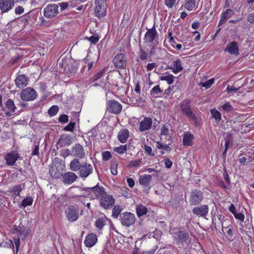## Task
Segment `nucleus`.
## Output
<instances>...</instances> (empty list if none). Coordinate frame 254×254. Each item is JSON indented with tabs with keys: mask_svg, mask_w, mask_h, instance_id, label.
I'll list each match as a JSON object with an SVG mask.
<instances>
[{
	"mask_svg": "<svg viewBox=\"0 0 254 254\" xmlns=\"http://www.w3.org/2000/svg\"><path fill=\"white\" fill-rule=\"evenodd\" d=\"M69 169L71 171H78L79 177L85 179L89 176L93 172V168L92 165L86 162L81 163L79 160L74 158L69 164Z\"/></svg>",
	"mask_w": 254,
	"mask_h": 254,
	"instance_id": "f257e3e1",
	"label": "nucleus"
},
{
	"mask_svg": "<svg viewBox=\"0 0 254 254\" xmlns=\"http://www.w3.org/2000/svg\"><path fill=\"white\" fill-rule=\"evenodd\" d=\"M169 233L172 236L176 245L188 244V241L190 239L188 231L181 230L179 228H174L170 229Z\"/></svg>",
	"mask_w": 254,
	"mask_h": 254,
	"instance_id": "f03ea898",
	"label": "nucleus"
},
{
	"mask_svg": "<svg viewBox=\"0 0 254 254\" xmlns=\"http://www.w3.org/2000/svg\"><path fill=\"white\" fill-rule=\"evenodd\" d=\"M180 110L182 114L194 122H196L197 118L192 111L190 101L189 99H185L182 101L180 104Z\"/></svg>",
	"mask_w": 254,
	"mask_h": 254,
	"instance_id": "7ed1b4c3",
	"label": "nucleus"
},
{
	"mask_svg": "<svg viewBox=\"0 0 254 254\" xmlns=\"http://www.w3.org/2000/svg\"><path fill=\"white\" fill-rule=\"evenodd\" d=\"M66 217L67 220L73 222L77 220L79 217V210L76 204L69 205L65 211Z\"/></svg>",
	"mask_w": 254,
	"mask_h": 254,
	"instance_id": "20e7f679",
	"label": "nucleus"
},
{
	"mask_svg": "<svg viewBox=\"0 0 254 254\" xmlns=\"http://www.w3.org/2000/svg\"><path fill=\"white\" fill-rule=\"evenodd\" d=\"M120 220L123 226L128 227L134 223L135 216L131 212L121 213L120 215Z\"/></svg>",
	"mask_w": 254,
	"mask_h": 254,
	"instance_id": "39448f33",
	"label": "nucleus"
},
{
	"mask_svg": "<svg viewBox=\"0 0 254 254\" xmlns=\"http://www.w3.org/2000/svg\"><path fill=\"white\" fill-rule=\"evenodd\" d=\"M95 13L98 17H103L106 13V0H95Z\"/></svg>",
	"mask_w": 254,
	"mask_h": 254,
	"instance_id": "423d86ee",
	"label": "nucleus"
},
{
	"mask_svg": "<svg viewBox=\"0 0 254 254\" xmlns=\"http://www.w3.org/2000/svg\"><path fill=\"white\" fill-rule=\"evenodd\" d=\"M59 13V6L56 4H50L44 9V15L48 18H52Z\"/></svg>",
	"mask_w": 254,
	"mask_h": 254,
	"instance_id": "0eeeda50",
	"label": "nucleus"
},
{
	"mask_svg": "<svg viewBox=\"0 0 254 254\" xmlns=\"http://www.w3.org/2000/svg\"><path fill=\"white\" fill-rule=\"evenodd\" d=\"M115 203V199L111 194H104L100 199V205L105 209L111 208Z\"/></svg>",
	"mask_w": 254,
	"mask_h": 254,
	"instance_id": "6e6552de",
	"label": "nucleus"
},
{
	"mask_svg": "<svg viewBox=\"0 0 254 254\" xmlns=\"http://www.w3.org/2000/svg\"><path fill=\"white\" fill-rule=\"evenodd\" d=\"M122 110V105L117 101L109 100L107 103V111L111 114H119Z\"/></svg>",
	"mask_w": 254,
	"mask_h": 254,
	"instance_id": "1a4fd4ad",
	"label": "nucleus"
},
{
	"mask_svg": "<svg viewBox=\"0 0 254 254\" xmlns=\"http://www.w3.org/2000/svg\"><path fill=\"white\" fill-rule=\"evenodd\" d=\"M20 97L23 101H32L37 97V94L35 90L30 87L23 89L20 94Z\"/></svg>",
	"mask_w": 254,
	"mask_h": 254,
	"instance_id": "9d476101",
	"label": "nucleus"
},
{
	"mask_svg": "<svg viewBox=\"0 0 254 254\" xmlns=\"http://www.w3.org/2000/svg\"><path fill=\"white\" fill-rule=\"evenodd\" d=\"M203 198V193L199 190H194L190 193V201L193 205L199 204Z\"/></svg>",
	"mask_w": 254,
	"mask_h": 254,
	"instance_id": "9b49d317",
	"label": "nucleus"
},
{
	"mask_svg": "<svg viewBox=\"0 0 254 254\" xmlns=\"http://www.w3.org/2000/svg\"><path fill=\"white\" fill-rule=\"evenodd\" d=\"M70 155L78 159H83L85 156L83 147L79 143L75 144L72 147Z\"/></svg>",
	"mask_w": 254,
	"mask_h": 254,
	"instance_id": "f8f14e48",
	"label": "nucleus"
},
{
	"mask_svg": "<svg viewBox=\"0 0 254 254\" xmlns=\"http://www.w3.org/2000/svg\"><path fill=\"white\" fill-rule=\"evenodd\" d=\"M72 138L69 134H62L57 143V149L63 147L69 146L72 143Z\"/></svg>",
	"mask_w": 254,
	"mask_h": 254,
	"instance_id": "ddd939ff",
	"label": "nucleus"
},
{
	"mask_svg": "<svg viewBox=\"0 0 254 254\" xmlns=\"http://www.w3.org/2000/svg\"><path fill=\"white\" fill-rule=\"evenodd\" d=\"M116 67L119 68H125L127 65V59L123 54H120L115 56L113 60Z\"/></svg>",
	"mask_w": 254,
	"mask_h": 254,
	"instance_id": "4468645a",
	"label": "nucleus"
},
{
	"mask_svg": "<svg viewBox=\"0 0 254 254\" xmlns=\"http://www.w3.org/2000/svg\"><path fill=\"white\" fill-rule=\"evenodd\" d=\"M63 182L64 184L69 185L74 183L78 177L76 174L72 172H67L62 175Z\"/></svg>",
	"mask_w": 254,
	"mask_h": 254,
	"instance_id": "2eb2a0df",
	"label": "nucleus"
},
{
	"mask_svg": "<svg viewBox=\"0 0 254 254\" xmlns=\"http://www.w3.org/2000/svg\"><path fill=\"white\" fill-rule=\"evenodd\" d=\"M19 158V153L16 151H11L6 154L5 159L6 164L9 166H13L15 162Z\"/></svg>",
	"mask_w": 254,
	"mask_h": 254,
	"instance_id": "dca6fc26",
	"label": "nucleus"
},
{
	"mask_svg": "<svg viewBox=\"0 0 254 254\" xmlns=\"http://www.w3.org/2000/svg\"><path fill=\"white\" fill-rule=\"evenodd\" d=\"M14 5V0H0V10L2 13L7 12Z\"/></svg>",
	"mask_w": 254,
	"mask_h": 254,
	"instance_id": "f3484780",
	"label": "nucleus"
},
{
	"mask_svg": "<svg viewBox=\"0 0 254 254\" xmlns=\"http://www.w3.org/2000/svg\"><path fill=\"white\" fill-rule=\"evenodd\" d=\"M192 213L199 217H205L208 213V206L201 205L195 207L192 209Z\"/></svg>",
	"mask_w": 254,
	"mask_h": 254,
	"instance_id": "a211bd4d",
	"label": "nucleus"
},
{
	"mask_svg": "<svg viewBox=\"0 0 254 254\" xmlns=\"http://www.w3.org/2000/svg\"><path fill=\"white\" fill-rule=\"evenodd\" d=\"M157 33L154 26L152 28L148 29L145 34L144 40L147 43H152L157 37Z\"/></svg>",
	"mask_w": 254,
	"mask_h": 254,
	"instance_id": "6ab92c4d",
	"label": "nucleus"
},
{
	"mask_svg": "<svg viewBox=\"0 0 254 254\" xmlns=\"http://www.w3.org/2000/svg\"><path fill=\"white\" fill-rule=\"evenodd\" d=\"M87 189H89L94 194L96 199H100L104 194L106 193L105 189L103 187H99L98 184L93 187L88 188Z\"/></svg>",
	"mask_w": 254,
	"mask_h": 254,
	"instance_id": "aec40b11",
	"label": "nucleus"
},
{
	"mask_svg": "<svg viewBox=\"0 0 254 254\" xmlns=\"http://www.w3.org/2000/svg\"><path fill=\"white\" fill-rule=\"evenodd\" d=\"M29 79L24 74H20L17 76L15 80V84L18 88H23L27 86Z\"/></svg>",
	"mask_w": 254,
	"mask_h": 254,
	"instance_id": "412c9836",
	"label": "nucleus"
},
{
	"mask_svg": "<svg viewBox=\"0 0 254 254\" xmlns=\"http://www.w3.org/2000/svg\"><path fill=\"white\" fill-rule=\"evenodd\" d=\"M152 120L150 117H145L140 123L139 130L143 131L150 129L152 126Z\"/></svg>",
	"mask_w": 254,
	"mask_h": 254,
	"instance_id": "4be33fe9",
	"label": "nucleus"
},
{
	"mask_svg": "<svg viewBox=\"0 0 254 254\" xmlns=\"http://www.w3.org/2000/svg\"><path fill=\"white\" fill-rule=\"evenodd\" d=\"M231 55L239 54V48L237 43L236 41H233L227 45L226 50Z\"/></svg>",
	"mask_w": 254,
	"mask_h": 254,
	"instance_id": "5701e85b",
	"label": "nucleus"
},
{
	"mask_svg": "<svg viewBox=\"0 0 254 254\" xmlns=\"http://www.w3.org/2000/svg\"><path fill=\"white\" fill-rule=\"evenodd\" d=\"M97 241V238L95 234H90L87 236L84 241V244L87 247H92Z\"/></svg>",
	"mask_w": 254,
	"mask_h": 254,
	"instance_id": "b1692460",
	"label": "nucleus"
},
{
	"mask_svg": "<svg viewBox=\"0 0 254 254\" xmlns=\"http://www.w3.org/2000/svg\"><path fill=\"white\" fill-rule=\"evenodd\" d=\"M152 179V175H144L141 176L139 180V184L144 186L145 188L149 189L150 182Z\"/></svg>",
	"mask_w": 254,
	"mask_h": 254,
	"instance_id": "393cba45",
	"label": "nucleus"
},
{
	"mask_svg": "<svg viewBox=\"0 0 254 254\" xmlns=\"http://www.w3.org/2000/svg\"><path fill=\"white\" fill-rule=\"evenodd\" d=\"M234 14V12L231 9H227L222 13L219 20L218 26H220L225 23L226 21Z\"/></svg>",
	"mask_w": 254,
	"mask_h": 254,
	"instance_id": "a878e982",
	"label": "nucleus"
},
{
	"mask_svg": "<svg viewBox=\"0 0 254 254\" xmlns=\"http://www.w3.org/2000/svg\"><path fill=\"white\" fill-rule=\"evenodd\" d=\"M194 136L189 131L185 133L183 138V143L185 146H191L192 144V140Z\"/></svg>",
	"mask_w": 254,
	"mask_h": 254,
	"instance_id": "bb28decb",
	"label": "nucleus"
},
{
	"mask_svg": "<svg viewBox=\"0 0 254 254\" xmlns=\"http://www.w3.org/2000/svg\"><path fill=\"white\" fill-rule=\"evenodd\" d=\"M129 136V131L126 128H123L118 133V139L120 142L125 143Z\"/></svg>",
	"mask_w": 254,
	"mask_h": 254,
	"instance_id": "cd10ccee",
	"label": "nucleus"
},
{
	"mask_svg": "<svg viewBox=\"0 0 254 254\" xmlns=\"http://www.w3.org/2000/svg\"><path fill=\"white\" fill-rule=\"evenodd\" d=\"M173 72L174 73H177L182 71L183 70V67L182 64V62L180 59H178L174 61L173 64Z\"/></svg>",
	"mask_w": 254,
	"mask_h": 254,
	"instance_id": "c85d7f7f",
	"label": "nucleus"
},
{
	"mask_svg": "<svg viewBox=\"0 0 254 254\" xmlns=\"http://www.w3.org/2000/svg\"><path fill=\"white\" fill-rule=\"evenodd\" d=\"M135 209L137 215L138 217H140L146 214L147 212V207L141 203L137 205Z\"/></svg>",
	"mask_w": 254,
	"mask_h": 254,
	"instance_id": "c756f323",
	"label": "nucleus"
},
{
	"mask_svg": "<svg viewBox=\"0 0 254 254\" xmlns=\"http://www.w3.org/2000/svg\"><path fill=\"white\" fill-rule=\"evenodd\" d=\"M196 0H186L184 7L188 10H192L195 7Z\"/></svg>",
	"mask_w": 254,
	"mask_h": 254,
	"instance_id": "7c9ffc66",
	"label": "nucleus"
},
{
	"mask_svg": "<svg viewBox=\"0 0 254 254\" xmlns=\"http://www.w3.org/2000/svg\"><path fill=\"white\" fill-rule=\"evenodd\" d=\"M106 219L107 218L106 216L98 218L95 222L96 227L100 230L102 229L105 225Z\"/></svg>",
	"mask_w": 254,
	"mask_h": 254,
	"instance_id": "2f4dec72",
	"label": "nucleus"
},
{
	"mask_svg": "<svg viewBox=\"0 0 254 254\" xmlns=\"http://www.w3.org/2000/svg\"><path fill=\"white\" fill-rule=\"evenodd\" d=\"M122 210V208L119 205H115L112 210V216L114 218H117L118 216L120 217V215Z\"/></svg>",
	"mask_w": 254,
	"mask_h": 254,
	"instance_id": "473e14b6",
	"label": "nucleus"
},
{
	"mask_svg": "<svg viewBox=\"0 0 254 254\" xmlns=\"http://www.w3.org/2000/svg\"><path fill=\"white\" fill-rule=\"evenodd\" d=\"M49 172L52 177L55 178H59L62 176L63 174L60 172L58 171L57 168L53 167L49 169Z\"/></svg>",
	"mask_w": 254,
	"mask_h": 254,
	"instance_id": "72a5a7b5",
	"label": "nucleus"
},
{
	"mask_svg": "<svg viewBox=\"0 0 254 254\" xmlns=\"http://www.w3.org/2000/svg\"><path fill=\"white\" fill-rule=\"evenodd\" d=\"M163 90L160 89V87L159 85H157L154 86L150 91V94L153 97H156L157 96L161 93H162Z\"/></svg>",
	"mask_w": 254,
	"mask_h": 254,
	"instance_id": "f704fd0d",
	"label": "nucleus"
},
{
	"mask_svg": "<svg viewBox=\"0 0 254 254\" xmlns=\"http://www.w3.org/2000/svg\"><path fill=\"white\" fill-rule=\"evenodd\" d=\"M211 114L213 118L215 119L216 122H219L221 119L220 113L215 109L211 110Z\"/></svg>",
	"mask_w": 254,
	"mask_h": 254,
	"instance_id": "c9c22d12",
	"label": "nucleus"
},
{
	"mask_svg": "<svg viewBox=\"0 0 254 254\" xmlns=\"http://www.w3.org/2000/svg\"><path fill=\"white\" fill-rule=\"evenodd\" d=\"M5 106L8 110L11 112H14L16 109V107L14 102L10 99H8L5 103Z\"/></svg>",
	"mask_w": 254,
	"mask_h": 254,
	"instance_id": "e433bc0d",
	"label": "nucleus"
},
{
	"mask_svg": "<svg viewBox=\"0 0 254 254\" xmlns=\"http://www.w3.org/2000/svg\"><path fill=\"white\" fill-rule=\"evenodd\" d=\"M174 76L172 74H169L160 77L161 80L166 81L169 84H172L174 82Z\"/></svg>",
	"mask_w": 254,
	"mask_h": 254,
	"instance_id": "4c0bfd02",
	"label": "nucleus"
},
{
	"mask_svg": "<svg viewBox=\"0 0 254 254\" xmlns=\"http://www.w3.org/2000/svg\"><path fill=\"white\" fill-rule=\"evenodd\" d=\"M231 138V135L230 134L227 136V137L225 139V149L223 153V157L225 158L226 156V152L228 149V147L230 144V139Z\"/></svg>",
	"mask_w": 254,
	"mask_h": 254,
	"instance_id": "58836bf2",
	"label": "nucleus"
},
{
	"mask_svg": "<svg viewBox=\"0 0 254 254\" xmlns=\"http://www.w3.org/2000/svg\"><path fill=\"white\" fill-rule=\"evenodd\" d=\"M33 202V198L31 197H27L24 198L21 203V205L24 207L31 205Z\"/></svg>",
	"mask_w": 254,
	"mask_h": 254,
	"instance_id": "ea45409f",
	"label": "nucleus"
},
{
	"mask_svg": "<svg viewBox=\"0 0 254 254\" xmlns=\"http://www.w3.org/2000/svg\"><path fill=\"white\" fill-rule=\"evenodd\" d=\"M59 109V108L58 106H53L49 109L48 114L51 117L54 116L57 114Z\"/></svg>",
	"mask_w": 254,
	"mask_h": 254,
	"instance_id": "a19ab883",
	"label": "nucleus"
},
{
	"mask_svg": "<svg viewBox=\"0 0 254 254\" xmlns=\"http://www.w3.org/2000/svg\"><path fill=\"white\" fill-rule=\"evenodd\" d=\"M22 185H18L15 187H14L12 190L11 192L13 193V194L15 196L19 195V193L22 190Z\"/></svg>",
	"mask_w": 254,
	"mask_h": 254,
	"instance_id": "79ce46f5",
	"label": "nucleus"
},
{
	"mask_svg": "<svg viewBox=\"0 0 254 254\" xmlns=\"http://www.w3.org/2000/svg\"><path fill=\"white\" fill-rule=\"evenodd\" d=\"M142 164L141 159H138L135 160H131L130 161L128 167H137Z\"/></svg>",
	"mask_w": 254,
	"mask_h": 254,
	"instance_id": "37998d69",
	"label": "nucleus"
},
{
	"mask_svg": "<svg viewBox=\"0 0 254 254\" xmlns=\"http://www.w3.org/2000/svg\"><path fill=\"white\" fill-rule=\"evenodd\" d=\"M127 145H120L118 147H116L114 149V151L119 154H123L127 150Z\"/></svg>",
	"mask_w": 254,
	"mask_h": 254,
	"instance_id": "c03bdc74",
	"label": "nucleus"
},
{
	"mask_svg": "<svg viewBox=\"0 0 254 254\" xmlns=\"http://www.w3.org/2000/svg\"><path fill=\"white\" fill-rule=\"evenodd\" d=\"M75 126V123L74 122H70L67 126H65L63 130L64 131H68L72 132Z\"/></svg>",
	"mask_w": 254,
	"mask_h": 254,
	"instance_id": "a18cd8bd",
	"label": "nucleus"
},
{
	"mask_svg": "<svg viewBox=\"0 0 254 254\" xmlns=\"http://www.w3.org/2000/svg\"><path fill=\"white\" fill-rule=\"evenodd\" d=\"M214 78H211L210 79L206 81L205 82L201 83L200 85L202 87H204L205 88H209L214 83Z\"/></svg>",
	"mask_w": 254,
	"mask_h": 254,
	"instance_id": "49530a36",
	"label": "nucleus"
},
{
	"mask_svg": "<svg viewBox=\"0 0 254 254\" xmlns=\"http://www.w3.org/2000/svg\"><path fill=\"white\" fill-rule=\"evenodd\" d=\"M169 133V129L167 127V126H163L161 128V138L163 137V136H165V138L166 139L167 137V136L168 135Z\"/></svg>",
	"mask_w": 254,
	"mask_h": 254,
	"instance_id": "de8ad7c7",
	"label": "nucleus"
},
{
	"mask_svg": "<svg viewBox=\"0 0 254 254\" xmlns=\"http://www.w3.org/2000/svg\"><path fill=\"white\" fill-rule=\"evenodd\" d=\"M104 74V70L102 69L100 71H99L97 73L95 74L94 76L93 77L92 80L93 81H95L97 80L98 79L101 78Z\"/></svg>",
	"mask_w": 254,
	"mask_h": 254,
	"instance_id": "09e8293b",
	"label": "nucleus"
},
{
	"mask_svg": "<svg viewBox=\"0 0 254 254\" xmlns=\"http://www.w3.org/2000/svg\"><path fill=\"white\" fill-rule=\"evenodd\" d=\"M148 54L144 52L141 48L139 49V58L141 60L144 61L147 59Z\"/></svg>",
	"mask_w": 254,
	"mask_h": 254,
	"instance_id": "8fccbe9b",
	"label": "nucleus"
},
{
	"mask_svg": "<svg viewBox=\"0 0 254 254\" xmlns=\"http://www.w3.org/2000/svg\"><path fill=\"white\" fill-rule=\"evenodd\" d=\"M222 108L224 111H226L227 112L232 111L233 109V107L229 102L224 104L222 106Z\"/></svg>",
	"mask_w": 254,
	"mask_h": 254,
	"instance_id": "3c124183",
	"label": "nucleus"
},
{
	"mask_svg": "<svg viewBox=\"0 0 254 254\" xmlns=\"http://www.w3.org/2000/svg\"><path fill=\"white\" fill-rule=\"evenodd\" d=\"M117 166L118 164L116 163V162L112 163L111 165V172L113 175H116L118 174L117 169Z\"/></svg>",
	"mask_w": 254,
	"mask_h": 254,
	"instance_id": "603ef678",
	"label": "nucleus"
},
{
	"mask_svg": "<svg viewBox=\"0 0 254 254\" xmlns=\"http://www.w3.org/2000/svg\"><path fill=\"white\" fill-rule=\"evenodd\" d=\"M87 39L92 44H95L98 42L99 38L98 35H94L90 37L87 38Z\"/></svg>",
	"mask_w": 254,
	"mask_h": 254,
	"instance_id": "864d4df0",
	"label": "nucleus"
},
{
	"mask_svg": "<svg viewBox=\"0 0 254 254\" xmlns=\"http://www.w3.org/2000/svg\"><path fill=\"white\" fill-rule=\"evenodd\" d=\"M176 0H164L165 5L168 8H172L175 4Z\"/></svg>",
	"mask_w": 254,
	"mask_h": 254,
	"instance_id": "5fc2aeb1",
	"label": "nucleus"
},
{
	"mask_svg": "<svg viewBox=\"0 0 254 254\" xmlns=\"http://www.w3.org/2000/svg\"><path fill=\"white\" fill-rule=\"evenodd\" d=\"M112 157L111 154L109 151H105L102 153V158L104 161L109 160Z\"/></svg>",
	"mask_w": 254,
	"mask_h": 254,
	"instance_id": "6e6d98bb",
	"label": "nucleus"
},
{
	"mask_svg": "<svg viewBox=\"0 0 254 254\" xmlns=\"http://www.w3.org/2000/svg\"><path fill=\"white\" fill-rule=\"evenodd\" d=\"M59 120L62 123H66L68 122V117L67 115L64 114L60 116Z\"/></svg>",
	"mask_w": 254,
	"mask_h": 254,
	"instance_id": "4d7b16f0",
	"label": "nucleus"
},
{
	"mask_svg": "<svg viewBox=\"0 0 254 254\" xmlns=\"http://www.w3.org/2000/svg\"><path fill=\"white\" fill-rule=\"evenodd\" d=\"M235 217L237 219H239L242 222H244L245 219V215L242 213H237V212L234 214Z\"/></svg>",
	"mask_w": 254,
	"mask_h": 254,
	"instance_id": "13d9d810",
	"label": "nucleus"
},
{
	"mask_svg": "<svg viewBox=\"0 0 254 254\" xmlns=\"http://www.w3.org/2000/svg\"><path fill=\"white\" fill-rule=\"evenodd\" d=\"M164 163L167 168H170L172 166V162L169 158L164 159Z\"/></svg>",
	"mask_w": 254,
	"mask_h": 254,
	"instance_id": "bf43d9fd",
	"label": "nucleus"
},
{
	"mask_svg": "<svg viewBox=\"0 0 254 254\" xmlns=\"http://www.w3.org/2000/svg\"><path fill=\"white\" fill-rule=\"evenodd\" d=\"M24 12V8L21 6H19L15 8V12L17 14H21Z\"/></svg>",
	"mask_w": 254,
	"mask_h": 254,
	"instance_id": "052dcab7",
	"label": "nucleus"
},
{
	"mask_svg": "<svg viewBox=\"0 0 254 254\" xmlns=\"http://www.w3.org/2000/svg\"><path fill=\"white\" fill-rule=\"evenodd\" d=\"M240 89V87H238L237 88H235L234 86L229 87V86L227 87V92L228 93H232L233 91H237Z\"/></svg>",
	"mask_w": 254,
	"mask_h": 254,
	"instance_id": "680f3d73",
	"label": "nucleus"
},
{
	"mask_svg": "<svg viewBox=\"0 0 254 254\" xmlns=\"http://www.w3.org/2000/svg\"><path fill=\"white\" fill-rule=\"evenodd\" d=\"M71 154L70 151L68 149H64L62 151V156L64 158L66 157L67 156Z\"/></svg>",
	"mask_w": 254,
	"mask_h": 254,
	"instance_id": "e2e57ef3",
	"label": "nucleus"
},
{
	"mask_svg": "<svg viewBox=\"0 0 254 254\" xmlns=\"http://www.w3.org/2000/svg\"><path fill=\"white\" fill-rule=\"evenodd\" d=\"M144 149L146 153H147L148 155L153 156L154 155L153 154H152V148L150 146H148L145 145L144 146Z\"/></svg>",
	"mask_w": 254,
	"mask_h": 254,
	"instance_id": "0e129e2a",
	"label": "nucleus"
},
{
	"mask_svg": "<svg viewBox=\"0 0 254 254\" xmlns=\"http://www.w3.org/2000/svg\"><path fill=\"white\" fill-rule=\"evenodd\" d=\"M223 177L226 183L229 185L230 183V181L229 180L228 174L226 170H224V171Z\"/></svg>",
	"mask_w": 254,
	"mask_h": 254,
	"instance_id": "69168bd1",
	"label": "nucleus"
},
{
	"mask_svg": "<svg viewBox=\"0 0 254 254\" xmlns=\"http://www.w3.org/2000/svg\"><path fill=\"white\" fill-rule=\"evenodd\" d=\"M156 66V64L155 63H148L147 65V69L148 71H150L153 69L155 66Z\"/></svg>",
	"mask_w": 254,
	"mask_h": 254,
	"instance_id": "338daca9",
	"label": "nucleus"
},
{
	"mask_svg": "<svg viewBox=\"0 0 254 254\" xmlns=\"http://www.w3.org/2000/svg\"><path fill=\"white\" fill-rule=\"evenodd\" d=\"M248 20L251 23H254V13L249 14L248 16Z\"/></svg>",
	"mask_w": 254,
	"mask_h": 254,
	"instance_id": "774afa93",
	"label": "nucleus"
}]
</instances>
